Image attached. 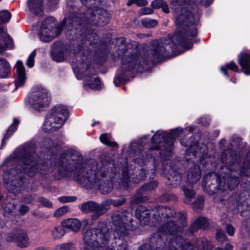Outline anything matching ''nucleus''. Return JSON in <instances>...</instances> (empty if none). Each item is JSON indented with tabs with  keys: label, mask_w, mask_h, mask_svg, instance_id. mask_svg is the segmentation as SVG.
Returning a JSON list of instances; mask_svg holds the SVG:
<instances>
[{
	"label": "nucleus",
	"mask_w": 250,
	"mask_h": 250,
	"mask_svg": "<svg viewBox=\"0 0 250 250\" xmlns=\"http://www.w3.org/2000/svg\"><path fill=\"white\" fill-rule=\"evenodd\" d=\"M136 1L137 0H128V2H127V5L130 6L133 3L136 4Z\"/></svg>",
	"instance_id": "680f3d73"
},
{
	"label": "nucleus",
	"mask_w": 250,
	"mask_h": 250,
	"mask_svg": "<svg viewBox=\"0 0 250 250\" xmlns=\"http://www.w3.org/2000/svg\"><path fill=\"white\" fill-rule=\"evenodd\" d=\"M7 239L9 242H15L21 248L26 247L29 244V239L27 233L21 229L12 230L8 234Z\"/></svg>",
	"instance_id": "4468645a"
},
{
	"label": "nucleus",
	"mask_w": 250,
	"mask_h": 250,
	"mask_svg": "<svg viewBox=\"0 0 250 250\" xmlns=\"http://www.w3.org/2000/svg\"><path fill=\"white\" fill-rule=\"evenodd\" d=\"M154 241H155V237L154 236L151 238L150 242L153 244Z\"/></svg>",
	"instance_id": "69168bd1"
},
{
	"label": "nucleus",
	"mask_w": 250,
	"mask_h": 250,
	"mask_svg": "<svg viewBox=\"0 0 250 250\" xmlns=\"http://www.w3.org/2000/svg\"><path fill=\"white\" fill-rule=\"evenodd\" d=\"M68 112L65 106L59 105L54 107L43 124V129L47 132H52L60 128L68 117Z\"/></svg>",
	"instance_id": "9d476101"
},
{
	"label": "nucleus",
	"mask_w": 250,
	"mask_h": 250,
	"mask_svg": "<svg viewBox=\"0 0 250 250\" xmlns=\"http://www.w3.org/2000/svg\"><path fill=\"white\" fill-rule=\"evenodd\" d=\"M29 210V208L27 206H22L20 207L19 209L20 212L22 214H25Z\"/></svg>",
	"instance_id": "5fc2aeb1"
},
{
	"label": "nucleus",
	"mask_w": 250,
	"mask_h": 250,
	"mask_svg": "<svg viewBox=\"0 0 250 250\" xmlns=\"http://www.w3.org/2000/svg\"><path fill=\"white\" fill-rule=\"evenodd\" d=\"M125 202V198H121L119 199L114 200L113 201V205L115 207H118L123 205Z\"/></svg>",
	"instance_id": "de8ad7c7"
},
{
	"label": "nucleus",
	"mask_w": 250,
	"mask_h": 250,
	"mask_svg": "<svg viewBox=\"0 0 250 250\" xmlns=\"http://www.w3.org/2000/svg\"><path fill=\"white\" fill-rule=\"evenodd\" d=\"M15 68L16 69V78L14 81L16 88L23 85L26 79L25 77V71L22 62L18 61L16 64Z\"/></svg>",
	"instance_id": "dca6fc26"
},
{
	"label": "nucleus",
	"mask_w": 250,
	"mask_h": 250,
	"mask_svg": "<svg viewBox=\"0 0 250 250\" xmlns=\"http://www.w3.org/2000/svg\"><path fill=\"white\" fill-rule=\"evenodd\" d=\"M50 100V96L48 91L40 86H37L33 88L29 103L30 105L35 109L47 106Z\"/></svg>",
	"instance_id": "9b49d317"
},
{
	"label": "nucleus",
	"mask_w": 250,
	"mask_h": 250,
	"mask_svg": "<svg viewBox=\"0 0 250 250\" xmlns=\"http://www.w3.org/2000/svg\"><path fill=\"white\" fill-rule=\"evenodd\" d=\"M186 197L184 202L186 204H190L191 199L195 197L194 191L190 188H188L186 186H183L181 188Z\"/></svg>",
	"instance_id": "cd10ccee"
},
{
	"label": "nucleus",
	"mask_w": 250,
	"mask_h": 250,
	"mask_svg": "<svg viewBox=\"0 0 250 250\" xmlns=\"http://www.w3.org/2000/svg\"><path fill=\"white\" fill-rule=\"evenodd\" d=\"M10 68L7 61L0 58V78H5L10 73Z\"/></svg>",
	"instance_id": "393cba45"
},
{
	"label": "nucleus",
	"mask_w": 250,
	"mask_h": 250,
	"mask_svg": "<svg viewBox=\"0 0 250 250\" xmlns=\"http://www.w3.org/2000/svg\"><path fill=\"white\" fill-rule=\"evenodd\" d=\"M227 69H229L231 70L234 72L238 71V67L233 62H231L229 63H228L226 64L225 66H223V67H221V71L226 76H228L227 73Z\"/></svg>",
	"instance_id": "72a5a7b5"
},
{
	"label": "nucleus",
	"mask_w": 250,
	"mask_h": 250,
	"mask_svg": "<svg viewBox=\"0 0 250 250\" xmlns=\"http://www.w3.org/2000/svg\"><path fill=\"white\" fill-rule=\"evenodd\" d=\"M38 200L40 203L45 207L51 208L52 206V203L50 201L42 197L39 198Z\"/></svg>",
	"instance_id": "c03bdc74"
},
{
	"label": "nucleus",
	"mask_w": 250,
	"mask_h": 250,
	"mask_svg": "<svg viewBox=\"0 0 250 250\" xmlns=\"http://www.w3.org/2000/svg\"><path fill=\"white\" fill-rule=\"evenodd\" d=\"M36 56V51L34 50L29 56L26 65L29 67H32L34 64V58Z\"/></svg>",
	"instance_id": "a19ab883"
},
{
	"label": "nucleus",
	"mask_w": 250,
	"mask_h": 250,
	"mask_svg": "<svg viewBox=\"0 0 250 250\" xmlns=\"http://www.w3.org/2000/svg\"><path fill=\"white\" fill-rule=\"evenodd\" d=\"M204 200L202 197H197L192 204V208L196 211L201 210L204 206Z\"/></svg>",
	"instance_id": "e433bc0d"
},
{
	"label": "nucleus",
	"mask_w": 250,
	"mask_h": 250,
	"mask_svg": "<svg viewBox=\"0 0 250 250\" xmlns=\"http://www.w3.org/2000/svg\"><path fill=\"white\" fill-rule=\"evenodd\" d=\"M82 224L84 227H87L89 226V221L88 219H85L83 220Z\"/></svg>",
	"instance_id": "bf43d9fd"
},
{
	"label": "nucleus",
	"mask_w": 250,
	"mask_h": 250,
	"mask_svg": "<svg viewBox=\"0 0 250 250\" xmlns=\"http://www.w3.org/2000/svg\"><path fill=\"white\" fill-rule=\"evenodd\" d=\"M11 13L6 10L0 11V25L8 22L11 18Z\"/></svg>",
	"instance_id": "f704fd0d"
},
{
	"label": "nucleus",
	"mask_w": 250,
	"mask_h": 250,
	"mask_svg": "<svg viewBox=\"0 0 250 250\" xmlns=\"http://www.w3.org/2000/svg\"><path fill=\"white\" fill-rule=\"evenodd\" d=\"M35 152L33 144L26 145L20 152V154L22 155L21 159L23 170L29 176H33L37 172L45 174L49 171L47 165L36 163L32 160V154Z\"/></svg>",
	"instance_id": "6e6552de"
},
{
	"label": "nucleus",
	"mask_w": 250,
	"mask_h": 250,
	"mask_svg": "<svg viewBox=\"0 0 250 250\" xmlns=\"http://www.w3.org/2000/svg\"><path fill=\"white\" fill-rule=\"evenodd\" d=\"M193 131V128L191 126L188 127L183 130L177 128L171 131L167 137L165 132L162 131H158L152 138V143L157 145V146L151 147L150 149H160L161 156L166 160L168 159L171 155L174 139L191 135Z\"/></svg>",
	"instance_id": "39448f33"
},
{
	"label": "nucleus",
	"mask_w": 250,
	"mask_h": 250,
	"mask_svg": "<svg viewBox=\"0 0 250 250\" xmlns=\"http://www.w3.org/2000/svg\"><path fill=\"white\" fill-rule=\"evenodd\" d=\"M233 246L230 244H227L225 247V250H232Z\"/></svg>",
	"instance_id": "052dcab7"
},
{
	"label": "nucleus",
	"mask_w": 250,
	"mask_h": 250,
	"mask_svg": "<svg viewBox=\"0 0 250 250\" xmlns=\"http://www.w3.org/2000/svg\"><path fill=\"white\" fill-rule=\"evenodd\" d=\"M219 180V177L216 173H209L207 174L204 178L202 185L204 188L208 191L209 194L216 193L218 190L225 191L228 189L232 190L239 183V180L233 173L234 171L228 169Z\"/></svg>",
	"instance_id": "20e7f679"
},
{
	"label": "nucleus",
	"mask_w": 250,
	"mask_h": 250,
	"mask_svg": "<svg viewBox=\"0 0 250 250\" xmlns=\"http://www.w3.org/2000/svg\"><path fill=\"white\" fill-rule=\"evenodd\" d=\"M43 1V0H28V6L31 12L36 15H42Z\"/></svg>",
	"instance_id": "6ab92c4d"
},
{
	"label": "nucleus",
	"mask_w": 250,
	"mask_h": 250,
	"mask_svg": "<svg viewBox=\"0 0 250 250\" xmlns=\"http://www.w3.org/2000/svg\"><path fill=\"white\" fill-rule=\"evenodd\" d=\"M203 247L205 250H211L213 248V245L210 242L205 240L203 242Z\"/></svg>",
	"instance_id": "49530a36"
},
{
	"label": "nucleus",
	"mask_w": 250,
	"mask_h": 250,
	"mask_svg": "<svg viewBox=\"0 0 250 250\" xmlns=\"http://www.w3.org/2000/svg\"><path fill=\"white\" fill-rule=\"evenodd\" d=\"M195 150L194 152H192L193 153V155L194 156H195L196 155V153H197V150L198 149V146L196 145H192L189 148H188L187 149L186 151V153L187 154V155H189V152L190 151V150Z\"/></svg>",
	"instance_id": "09e8293b"
},
{
	"label": "nucleus",
	"mask_w": 250,
	"mask_h": 250,
	"mask_svg": "<svg viewBox=\"0 0 250 250\" xmlns=\"http://www.w3.org/2000/svg\"><path fill=\"white\" fill-rule=\"evenodd\" d=\"M19 124V121L16 119H14L13 124L11 125V126L9 127L7 132L4 135V137L2 140V146L4 144H5L6 140H7L8 138L12 135V133L17 130V125Z\"/></svg>",
	"instance_id": "c756f323"
},
{
	"label": "nucleus",
	"mask_w": 250,
	"mask_h": 250,
	"mask_svg": "<svg viewBox=\"0 0 250 250\" xmlns=\"http://www.w3.org/2000/svg\"><path fill=\"white\" fill-rule=\"evenodd\" d=\"M19 175L16 169L12 168L5 172L3 175V179L7 185L8 190L14 194H17L24 189V185L26 183L21 176Z\"/></svg>",
	"instance_id": "f8f14e48"
},
{
	"label": "nucleus",
	"mask_w": 250,
	"mask_h": 250,
	"mask_svg": "<svg viewBox=\"0 0 250 250\" xmlns=\"http://www.w3.org/2000/svg\"><path fill=\"white\" fill-rule=\"evenodd\" d=\"M152 211L153 213L151 221L149 220L150 211L143 206L138 207L136 209V221L133 220L131 214L127 211L114 213L112 216V221L116 230L125 235L127 229L133 230L136 229L142 221H144V224L152 227H157L162 222L165 224L159 228V232L172 235L163 250H197L195 246L186 242L181 236L176 235L180 232L186 225L185 213H177L173 209L164 207H156Z\"/></svg>",
	"instance_id": "f03ea898"
},
{
	"label": "nucleus",
	"mask_w": 250,
	"mask_h": 250,
	"mask_svg": "<svg viewBox=\"0 0 250 250\" xmlns=\"http://www.w3.org/2000/svg\"><path fill=\"white\" fill-rule=\"evenodd\" d=\"M85 84L89 86L91 89H98L100 87V81L96 76L87 75L85 77Z\"/></svg>",
	"instance_id": "b1692460"
},
{
	"label": "nucleus",
	"mask_w": 250,
	"mask_h": 250,
	"mask_svg": "<svg viewBox=\"0 0 250 250\" xmlns=\"http://www.w3.org/2000/svg\"><path fill=\"white\" fill-rule=\"evenodd\" d=\"M51 234L54 239H61L65 234L64 227L62 225L54 227L52 230Z\"/></svg>",
	"instance_id": "bb28decb"
},
{
	"label": "nucleus",
	"mask_w": 250,
	"mask_h": 250,
	"mask_svg": "<svg viewBox=\"0 0 250 250\" xmlns=\"http://www.w3.org/2000/svg\"><path fill=\"white\" fill-rule=\"evenodd\" d=\"M143 36H144L145 37H146V38H147V37H149L151 36V34H143Z\"/></svg>",
	"instance_id": "338daca9"
},
{
	"label": "nucleus",
	"mask_w": 250,
	"mask_h": 250,
	"mask_svg": "<svg viewBox=\"0 0 250 250\" xmlns=\"http://www.w3.org/2000/svg\"><path fill=\"white\" fill-rule=\"evenodd\" d=\"M55 250H75V247L71 242L64 243L56 246Z\"/></svg>",
	"instance_id": "4c0bfd02"
},
{
	"label": "nucleus",
	"mask_w": 250,
	"mask_h": 250,
	"mask_svg": "<svg viewBox=\"0 0 250 250\" xmlns=\"http://www.w3.org/2000/svg\"><path fill=\"white\" fill-rule=\"evenodd\" d=\"M208 226V222L206 218L200 217L197 218L191 225L190 230L192 232L196 231L199 229H206Z\"/></svg>",
	"instance_id": "5701e85b"
},
{
	"label": "nucleus",
	"mask_w": 250,
	"mask_h": 250,
	"mask_svg": "<svg viewBox=\"0 0 250 250\" xmlns=\"http://www.w3.org/2000/svg\"><path fill=\"white\" fill-rule=\"evenodd\" d=\"M74 16L72 14L69 17L66 18L60 23L57 25L55 19L52 17H48L42 21L38 35L40 39L44 42H49L61 33L62 28L65 26L67 30H72L74 25Z\"/></svg>",
	"instance_id": "423d86ee"
},
{
	"label": "nucleus",
	"mask_w": 250,
	"mask_h": 250,
	"mask_svg": "<svg viewBox=\"0 0 250 250\" xmlns=\"http://www.w3.org/2000/svg\"><path fill=\"white\" fill-rule=\"evenodd\" d=\"M76 199V196H62L59 197L58 200L62 203H68L74 201Z\"/></svg>",
	"instance_id": "79ce46f5"
},
{
	"label": "nucleus",
	"mask_w": 250,
	"mask_h": 250,
	"mask_svg": "<svg viewBox=\"0 0 250 250\" xmlns=\"http://www.w3.org/2000/svg\"><path fill=\"white\" fill-rule=\"evenodd\" d=\"M111 239L110 232L105 225L103 223L98 224L97 227L83 232V240L85 245L101 250Z\"/></svg>",
	"instance_id": "0eeeda50"
},
{
	"label": "nucleus",
	"mask_w": 250,
	"mask_h": 250,
	"mask_svg": "<svg viewBox=\"0 0 250 250\" xmlns=\"http://www.w3.org/2000/svg\"><path fill=\"white\" fill-rule=\"evenodd\" d=\"M146 177L145 171L141 169L136 178L133 177L125 168L122 170V177H120V181L122 184L121 187L126 188L128 184L132 181L134 183H139L143 180Z\"/></svg>",
	"instance_id": "2eb2a0df"
},
{
	"label": "nucleus",
	"mask_w": 250,
	"mask_h": 250,
	"mask_svg": "<svg viewBox=\"0 0 250 250\" xmlns=\"http://www.w3.org/2000/svg\"><path fill=\"white\" fill-rule=\"evenodd\" d=\"M69 211V208L67 206H63L60 208L53 214V216L56 218H60Z\"/></svg>",
	"instance_id": "ea45409f"
},
{
	"label": "nucleus",
	"mask_w": 250,
	"mask_h": 250,
	"mask_svg": "<svg viewBox=\"0 0 250 250\" xmlns=\"http://www.w3.org/2000/svg\"><path fill=\"white\" fill-rule=\"evenodd\" d=\"M201 176V171L197 166H194L188 169L187 175V183L190 184L196 183L200 180Z\"/></svg>",
	"instance_id": "f3484780"
},
{
	"label": "nucleus",
	"mask_w": 250,
	"mask_h": 250,
	"mask_svg": "<svg viewBox=\"0 0 250 250\" xmlns=\"http://www.w3.org/2000/svg\"><path fill=\"white\" fill-rule=\"evenodd\" d=\"M216 239L218 241L223 242L227 239V236L221 229H218L216 234Z\"/></svg>",
	"instance_id": "37998d69"
},
{
	"label": "nucleus",
	"mask_w": 250,
	"mask_h": 250,
	"mask_svg": "<svg viewBox=\"0 0 250 250\" xmlns=\"http://www.w3.org/2000/svg\"><path fill=\"white\" fill-rule=\"evenodd\" d=\"M164 197L167 201L173 200L175 201L177 200L176 197L174 195L165 194Z\"/></svg>",
	"instance_id": "6e6d98bb"
},
{
	"label": "nucleus",
	"mask_w": 250,
	"mask_h": 250,
	"mask_svg": "<svg viewBox=\"0 0 250 250\" xmlns=\"http://www.w3.org/2000/svg\"><path fill=\"white\" fill-rule=\"evenodd\" d=\"M53 59L58 62H62L64 59V53L62 50H54L52 53Z\"/></svg>",
	"instance_id": "473e14b6"
},
{
	"label": "nucleus",
	"mask_w": 250,
	"mask_h": 250,
	"mask_svg": "<svg viewBox=\"0 0 250 250\" xmlns=\"http://www.w3.org/2000/svg\"><path fill=\"white\" fill-rule=\"evenodd\" d=\"M145 200L142 197H136L134 196L133 197L132 199V202L133 203L135 204H137L140 203V202H144Z\"/></svg>",
	"instance_id": "603ef678"
},
{
	"label": "nucleus",
	"mask_w": 250,
	"mask_h": 250,
	"mask_svg": "<svg viewBox=\"0 0 250 250\" xmlns=\"http://www.w3.org/2000/svg\"><path fill=\"white\" fill-rule=\"evenodd\" d=\"M101 141L105 145L112 147H117L118 144L115 142H112L109 138V135L108 134L104 133L102 134L100 137Z\"/></svg>",
	"instance_id": "7c9ffc66"
},
{
	"label": "nucleus",
	"mask_w": 250,
	"mask_h": 250,
	"mask_svg": "<svg viewBox=\"0 0 250 250\" xmlns=\"http://www.w3.org/2000/svg\"><path fill=\"white\" fill-rule=\"evenodd\" d=\"M12 43V40L3 29L0 28V53H2L7 48L10 47Z\"/></svg>",
	"instance_id": "4be33fe9"
},
{
	"label": "nucleus",
	"mask_w": 250,
	"mask_h": 250,
	"mask_svg": "<svg viewBox=\"0 0 250 250\" xmlns=\"http://www.w3.org/2000/svg\"><path fill=\"white\" fill-rule=\"evenodd\" d=\"M153 10L149 7H145L141 9L140 13L143 15L150 14L152 13Z\"/></svg>",
	"instance_id": "3c124183"
},
{
	"label": "nucleus",
	"mask_w": 250,
	"mask_h": 250,
	"mask_svg": "<svg viewBox=\"0 0 250 250\" xmlns=\"http://www.w3.org/2000/svg\"><path fill=\"white\" fill-rule=\"evenodd\" d=\"M142 24L145 27L150 28L156 26L158 21L156 20L145 19L141 21Z\"/></svg>",
	"instance_id": "58836bf2"
},
{
	"label": "nucleus",
	"mask_w": 250,
	"mask_h": 250,
	"mask_svg": "<svg viewBox=\"0 0 250 250\" xmlns=\"http://www.w3.org/2000/svg\"><path fill=\"white\" fill-rule=\"evenodd\" d=\"M226 231L228 234L230 236H232L234 233V229L233 227L230 224H228L227 225L226 228Z\"/></svg>",
	"instance_id": "8fccbe9b"
},
{
	"label": "nucleus",
	"mask_w": 250,
	"mask_h": 250,
	"mask_svg": "<svg viewBox=\"0 0 250 250\" xmlns=\"http://www.w3.org/2000/svg\"><path fill=\"white\" fill-rule=\"evenodd\" d=\"M160 8H162L163 11L166 13H168L169 12L168 6L167 3L165 1H164Z\"/></svg>",
	"instance_id": "4d7b16f0"
},
{
	"label": "nucleus",
	"mask_w": 250,
	"mask_h": 250,
	"mask_svg": "<svg viewBox=\"0 0 250 250\" xmlns=\"http://www.w3.org/2000/svg\"><path fill=\"white\" fill-rule=\"evenodd\" d=\"M163 0H154L151 3V6L153 8L158 9L161 7L164 2Z\"/></svg>",
	"instance_id": "a18cd8bd"
},
{
	"label": "nucleus",
	"mask_w": 250,
	"mask_h": 250,
	"mask_svg": "<svg viewBox=\"0 0 250 250\" xmlns=\"http://www.w3.org/2000/svg\"><path fill=\"white\" fill-rule=\"evenodd\" d=\"M80 59V53L77 54L76 56V60L77 62H73V63H74V65H75L76 67L80 72H83L84 70L88 69L89 64L87 62H84V59H83L81 60Z\"/></svg>",
	"instance_id": "a878e982"
},
{
	"label": "nucleus",
	"mask_w": 250,
	"mask_h": 250,
	"mask_svg": "<svg viewBox=\"0 0 250 250\" xmlns=\"http://www.w3.org/2000/svg\"><path fill=\"white\" fill-rule=\"evenodd\" d=\"M81 208L83 212L86 213L93 212L94 213L91 215V219L93 220H97L106 210L104 205L98 204L92 201L83 204Z\"/></svg>",
	"instance_id": "ddd939ff"
},
{
	"label": "nucleus",
	"mask_w": 250,
	"mask_h": 250,
	"mask_svg": "<svg viewBox=\"0 0 250 250\" xmlns=\"http://www.w3.org/2000/svg\"><path fill=\"white\" fill-rule=\"evenodd\" d=\"M81 156H75L69 153L62 154L60 159L59 172L64 177L73 175L86 188L97 187L102 194L111 191L113 185L108 179L111 177L109 167L91 160L88 164L82 162Z\"/></svg>",
	"instance_id": "7ed1b4c3"
},
{
	"label": "nucleus",
	"mask_w": 250,
	"mask_h": 250,
	"mask_svg": "<svg viewBox=\"0 0 250 250\" xmlns=\"http://www.w3.org/2000/svg\"><path fill=\"white\" fill-rule=\"evenodd\" d=\"M225 142H226V140L222 139L220 141V144H223V145Z\"/></svg>",
	"instance_id": "774afa93"
},
{
	"label": "nucleus",
	"mask_w": 250,
	"mask_h": 250,
	"mask_svg": "<svg viewBox=\"0 0 250 250\" xmlns=\"http://www.w3.org/2000/svg\"><path fill=\"white\" fill-rule=\"evenodd\" d=\"M202 4L210 3L212 0H193ZM192 2L191 0H171V4L175 6V12L177 15L175 23L178 30L174 34L172 39L169 37L152 41L150 44L151 55L148 57L147 53L139 51L135 42L125 44L124 38L118 39V54L121 56L122 62L127 65V69H139L147 64L148 60L153 62H159L165 57L169 50H173L175 45L190 49L192 46L191 40L197 35V31L194 25L195 19L192 13L181 6L182 4Z\"/></svg>",
	"instance_id": "f257e3e1"
},
{
	"label": "nucleus",
	"mask_w": 250,
	"mask_h": 250,
	"mask_svg": "<svg viewBox=\"0 0 250 250\" xmlns=\"http://www.w3.org/2000/svg\"><path fill=\"white\" fill-rule=\"evenodd\" d=\"M238 61L240 65L247 75L250 74V54L244 52L238 55Z\"/></svg>",
	"instance_id": "a211bd4d"
},
{
	"label": "nucleus",
	"mask_w": 250,
	"mask_h": 250,
	"mask_svg": "<svg viewBox=\"0 0 250 250\" xmlns=\"http://www.w3.org/2000/svg\"><path fill=\"white\" fill-rule=\"evenodd\" d=\"M82 3L87 8V10H93L98 6L101 1L100 0H80Z\"/></svg>",
	"instance_id": "2f4dec72"
},
{
	"label": "nucleus",
	"mask_w": 250,
	"mask_h": 250,
	"mask_svg": "<svg viewBox=\"0 0 250 250\" xmlns=\"http://www.w3.org/2000/svg\"><path fill=\"white\" fill-rule=\"evenodd\" d=\"M123 79L121 76H117L114 81V83L116 86L120 85V84L122 82Z\"/></svg>",
	"instance_id": "864d4df0"
},
{
	"label": "nucleus",
	"mask_w": 250,
	"mask_h": 250,
	"mask_svg": "<svg viewBox=\"0 0 250 250\" xmlns=\"http://www.w3.org/2000/svg\"><path fill=\"white\" fill-rule=\"evenodd\" d=\"M181 144L182 145H183L184 146H188V144H186L184 141H182L181 142Z\"/></svg>",
	"instance_id": "e2e57ef3"
},
{
	"label": "nucleus",
	"mask_w": 250,
	"mask_h": 250,
	"mask_svg": "<svg viewBox=\"0 0 250 250\" xmlns=\"http://www.w3.org/2000/svg\"><path fill=\"white\" fill-rule=\"evenodd\" d=\"M147 4V2L146 0H137L136 4L138 6H143L146 5Z\"/></svg>",
	"instance_id": "13d9d810"
},
{
	"label": "nucleus",
	"mask_w": 250,
	"mask_h": 250,
	"mask_svg": "<svg viewBox=\"0 0 250 250\" xmlns=\"http://www.w3.org/2000/svg\"><path fill=\"white\" fill-rule=\"evenodd\" d=\"M74 16V25L89 23L98 26L106 25L109 21L110 15L109 13L104 9H99L98 6L93 10L89 9L82 16L78 17L76 14Z\"/></svg>",
	"instance_id": "1a4fd4ad"
},
{
	"label": "nucleus",
	"mask_w": 250,
	"mask_h": 250,
	"mask_svg": "<svg viewBox=\"0 0 250 250\" xmlns=\"http://www.w3.org/2000/svg\"><path fill=\"white\" fill-rule=\"evenodd\" d=\"M182 175L181 174L174 172L173 175L168 178L169 181V184L171 185L173 187H176L180 185L182 182Z\"/></svg>",
	"instance_id": "c85d7f7f"
},
{
	"label": "nucleus",
	"mask_w": 250,
	"mask_h": 250,
	"mask_svg": "<svg viewBox=\"0 0 250 250\" xmlns=\"http://www.w3.org/2000/svg\"><path fill=\"white\" fill-rule=\"evenodd\" d=\"M62 225L66 229H69L73 232H78L80 229L82 223L77 219L68 218L63 220Z\"/></svg>",
	"instance_id": "aec40b11"
},
{
	"label": "nucleus",
	"mask_w": 250,
	"mask_h": 250,
	"mask_svg": "<svg viewBox=\"0 0 250 250\" xmlns=\"http://www.w3.org/2000/svg\"><path fill=\"white\" fill-rule=\"evenodd\" d=\"M32 198H30V199H29L28 200H25L24 201L27 203H30L32 202Z\"/></svg>",
	"instance_id": "0e129e2a"
},
{
	"label": "nucleus",
	"mask_w": 250,
	"mask_h": 250,
	"mask_svg": "<svg viewBox=\"0 0 250 250\" xmlns=\"http://www.w3.org/2000/svg\"><path fill=\"white\" fill-rule=\"evenodd\" d=\"M158 186L156 182L150 183L148 185H145L138 190V192L141 194H143L145 192L150 191L156 188Z\"/></svg>",
	"instance_id": "c9c22d12"
},
{
	"label": "nucleus",
	"mask_w": 250,
	"mask_h": 250,
	"mask_svg": "<svg viewBox=\"0 0 250 250\" xmlns=\"http://www.w3.org/2000/svg\"><path fill=\"white\" fill-rule=\"evenodd\" d=\"M236 158L235 152L232 149L225 150L222 153L221 160L224 164L231 165L234 163Z\"/></svg>",
	"instance_id": "412c9836"
}]
</instances>
